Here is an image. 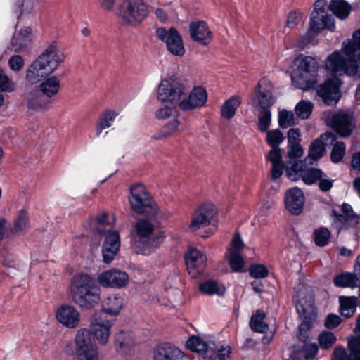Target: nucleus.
I'll return each instance as SVG.
<instances>
[{"label": "nucleus", "instance_id": "nucleus-20", "mask_svg": "<svg viewBox=\"0 0 360 360\" xmlns=\"http://www.w3.org/2000/svg\"><path fill=\"white\" fill-rule=\"evenodd\" d=\"M185 260L189 274L195 277L203 271L207 258L202 252L193 248L186 254Z\"/></svg>", "mask_w": 360, "mask_h": 360}, {"label": "nucleus", "instance_id": "nucleus-6", "mask_svg": "<svg viewBox=\"0 0 360 360\" xmlns=\"http://www.w3.org/2000/svg\"><path fill=\"white\" fill-rule=\"evenodd\" d=\"M344 49L345 50V48ZM345 54L348 59H346L339 51H335L330 54L325 61L326 70L335 75L346 74L350 77L360 78V58H357L356 56L350 57L347 53Z\"/></svg>", "mask_w": 360, "mask_h": 360}, {"label": "nucleus", "instance_id": "nucleus-64", "mask_svg": "<svg viewBox=\"0 0 360 360\" xmlns=\"http://www.w3.org/2000/svg\"><path fill=\"white\" fill-rule=\"evenodd\" d=\"M333 360H352L350 359V353L348 354L345 348L342 347H335L333 351Z\"/></svg>", "mask_w": 360, "mask_h": 360}, {"label": "nucleus", "instance_id": "nucleus-3", "mask_svg": "<svg viewBox=\"0 0 360 360\" xmlns=\"http://www.w3.org/2000/svg\"><path fill=\"white\" fill-rule=\"evenodd\" d=\"M123 303L124 300L119 295H110L103 302V311L93 314L91 319V330L100 344L105 345L108 342L110 328L112 326V321L106 319L105 313L110 315L118 314Z\"/></svg>", "mask_w": 360, "mask_h": 360}, {"label": "nucleus", "instance_id": "nucleus-38", "mask_svg": "<svg viewBox=\"0 0 360 360\" xmlns=\"http://www.w3.org/2000/svg\"><path fill=\"white\" fill-rule=\"evenodd\" d=\"M340 300V311L342 316L350 317L354 315L357 307V298L356 297L341 296Z\"/></svg>", "mask_w": 360, "mask_h": 360}, {"label": "nucleus", "instance_id": "nucleus-36", "mask_svg": "<svg viewBox=\"0 0 360 360\" xmlns=\"http://www.w3.org/2000/svg\"><path fill=\"white\" fill-rule=\"evenodd\" d=\"M240 103L241 101L239 96H231L222 104L221 108V116L226 120H230L235 115L236 110Z\"/></svg>", "mask_w": 360, "mask_h": 360}, {"label": "nucleus", "instance_id": "nucleus-54", "mask_svg": "<svg viewBox=\"0 0 360 360\" xmlns=\"http://www.w3.org/2000/svg\"><path fill=\"white\" fill-rule=\"evenodd\" d=\"M336 341V338L331 332H323L319 336V342L322 349H326L330 347Z\"/></svg>", "mask_w": 360, "mask_h": 360}, {"label": "nucleus", "instance_id": "nucleus-63", "mask_svg": "<svg viewBox=\"0 0 360 360\" xmlns=\"http://www.w3.org/2000/svg\"><path fill=\"white\" fill-rule=\"evenodd\" d=\"M341 323V318L334 314H330L325 320L324 325L328 329H333L338 327Z\"/></svg>", "mask_w": 360, "mask_h": 360}, {"label": "nucleus", "instance_id": "nucleus-13", "mask_svg": "<svg viewBox=\"0 0 360 360\" xmlns=\"http://www.w3.org/2000/svg\"><path fill=\"white\" fill-rule=\"evenodd\" d=\"M216 214L213 204L207 203L200 205L192 214L188 228L195 232L210 224L211 220Z\"/></svg>", "mask_w": 360, "mask_h": 360}, {"label": "nucleus", "instance_id": "nucleus-33", "mask_svg": "<svg viewBox=\"0 0 360 360\" xmlns=\"http://www.w3.org/2000/svg\"><path fill=\"white\" fill-rule=\"evenodd\" d=\"M328 8L336 17L344 20L349 15L351 6L345 0H331Z\"/></svg>", "mask_w": 360, "mask_h": 360}, {"label": "nucleus", "instance_id": "nucleus-24", "mask_svg": "<svg viewBox=\"0 0 360 360\" xmlns=\"http://www.w3.org/2000/svg\"><path fill=\"white\" fill-rule=\"evenodd\" d=\"M296 310L300 316L303 319V321L300 325V339L305 341V336L302 335V332L307 330L313 323L315 319V314L314 312V306L310 303L304 304L302 300H300L295 305Z\"/></svg>", "mask_w": 360, "mask_h": 360}, {"label": "nucleus", "instance_id": "nucleus-57", "mask_svg": "<svg viewBox=\"0 0 360 360\" xmlns=\"http://www.w3.org/2000/svg\"><path fill=\"white\" fill-rule=\"evenodd\" d=\"M303 154V149L300 144H290L288 148V157L289 160H295Z\"/></svg>", "mask_w": 360, "mask_h": 360}, {"label": "nucleus", "instance_id": "nucleus-34", "mask_svg": "<svg viewBox=\"0 0 360 360\" xmlns=\"http://www.w3.org/2000/svg\"><path fill=\"white\" fill-rule=\"evenodd\" d=\"M319 348L316 344L311 343L307 344L304 343L302 351H293L292 352L290 357L286 360H300V354H303L305 360H314Z\"/></svg>", "mask_w": 360, "mask_h": 360}, {"label": "nucleus", "instance_id": "nucleus-28", "mask_svg": "<svg viewBox=\"0 0 360 360\" xmlns=\"http://www.w3.org/2000/svg\"><path fill=\"white\" fill-rule=\"evenodd\" d=\"M264 81H260L257 88L258 92L257 94V105L258 110H271V106L275 103L276 99L274 97L271 90L262 89V83Z\"/></svg>", "mask_w": 360, "mask_h": 360}, {"label": "nucleus", "instance_id": "nucleus-40", "mask_svg": "<svg viewBox=\"0 0 360 360\" xmlns=\"http://www.w3.org/2000/svg\"><path fill=\"white\" fill-rule=\"evenodd\" d=\"M117 114L111 110H108L99 117L98 122L96 127V136H99L102 131L112 125Z\"/></svg>", "mask_w": 360, "mask_h": 360}, {"label": "nucleus", "instance_id": "nucleus-19", "mask_svg": "<svg viewBox=\"0 0 360 360\" xmlns=\"http://www.w3.org/2000/svg\"><path fill=\"white\" fill-rule=\"evenodd\" d=\"M120 248V235L117 231L108 232L102 245L103 260L110 264L117 255Z\"/></svg>", "mask_w": 360, "mask_h": 360}, {"label": "nucleus", "instance_id": "nucleus-60", "mask_svg": "<svg viewBox=\"0 0 360 360\" xmlns=\"http://www.w3.org/2000/svg\"><path fill=\"white\" fill-rule=\"evenodd\" d=\"M10 68L14 71H19L24 65V59L19 55H14L8 60Z\"/></svg>", "mask_w": 360, "mask_h": 360}, {"label": "nucleus", "instance_id": "nucleus-32", "mask_svg": "<svg viewBox=\"0 0 360 360\" xmlns=\"http://www.w3.org/2000/svg\"><path fill=\"white\" fill-rule=\"evenodd\" d=\"M186 346L193 352L205 354V358H207L210 356V352L212 350V346H214V344L213 342L207 343L201 338L193 336L187 340Z\"/></svg>", "mask_w": 360, "mask_h": 360}, {"label": "nucleus", "instance_id": "nucleus-7", "mask_svg": "<svg viewBox=\"0 0 360 360\" xmlns=\"http://www.w3.org/2000/svg\"><path fill=\"white\" fill-rule=\"evenodd\" d=\"M148 10L143 0H124L118 8L120 23L136 26L147 16Z\"/></svg>", "mask_w": 360, "mask_h": 360}, {"label": "nucleus", "instance_id": "nucleus-15", "mask_svg": "<svg viewBox=\"0 0 360 360\" xmlns=\"http://www.w3.org/2000/svg\"><path fill=\"white\" fill-rule=\"evenodd\" d=\"M97 280L103 287L121 288L128 283L129 276L124 271L111 269L100 274Z\"/></svg>", "mask_w": 360, "mask_h": 360}, {"label": "nucleus", "instance_id": "nucleus-2", "mask_svg": "<svg viewBox=\"0 0 360 360\" xmlns=\"http://www.w3.org/2000/svg\"><path fill=\"white\" fill-rule=\"evenodd\" d=\"M70 293L73 302L82 309H94L101 301L100 287L86 274H78L72 277Z\"/></svg>", "mask_w": 360, "mask_h": 360}, {"label": "nucleus", "instance_id": "nucleus-43", "mask_svg": "<svg viewBox=\"0 0 360 360\" xmlns=\"http://www.w3.org/2000/svg\"><path fill=\"white\" fill-rule=\"evenodd\" d=\"M200 290L203 293L212 295H222L224 293V289L214 280L207 281L200 285Z\"/></svg>", "mask_w": 360, "mask_h": 360}, {"label": "nucleus", "instance_id": "nucleus-44", "mask_svg": "<svg viewBox=\"0 0 360 360\" xmlns=\"http://www.w3.org/2000/svg\"><path fill=\"white\" fill-rule=\"evenodd\" d=\"M266 132V141L271 148H279L280 144L284 141L285 137L283 132L278 129L268 130Z\"/></svg>", "mask_w": 360, "mask_h": 360}, {"label": "nucleus", "instance_id": "nucleus-1", "mask_svg": "<svg viewBox=\"0 0 360 360\" xmlns=\"http://www.w3.org/2000/svg\"><path fill=\"white\" fill-rule=\"evenodd\" d=\"M65 59L64 53L56 42L49 44L27 68L26 79L36 84L51 75Z\"/></svg>", "mask_w": 360, "mask_h": 360}, {"label": "nucleus", "instance_id": "nucleus-50", "mask_svg": "<svg viewBox=\"0 0 360 360\" xmlns=\"http://www.w3.org/2000/svg\"><path fill=\"white\" fill-rule=\"evenodd\" d=\"M278 124L283 129H287L295 124V115L292 111L282 110L278 115Z\"/></svg>", "mask_w": 360, "mask_h": 360}, {"label": "nucleus", "instance_id": "nucleus-10", "mask_svg": "<svg viewBox=\"0 0 360 360\" xmlns=\"http://www.w3.org/2000/svg\"><path fill=\"white\" fill-rule=\"evenodd\" d=\"M75 352L77 360H98V352L91 340L89 330L79 329L75 337Z\"/></svg>", "mask_w": 360, "mask_h": 360}, {"label": "nucleus", "instance_id": "nucleus-11", "mask_svg": "<svg viewBox=\"0 0 360 360\" xmlns=\"http://www.w3.org/2000/svg\"><path fill=\"white\" fill-rule=\"evenodd\" d=\"M326 1L317 0L314 3V11L311 13L309 26L314 32H320L323 29L333 31L335 28L334 18L326 13Z\"/></svg>", "mask_w": 360, "mask_h": 360}, {"label": "nucleus", "instance_id": "nucleus-29", "mask_svg": "<svg viewBox=\"0 0 360 360\" xmlns=\"http://www.w3.org/2000/svg\"><path fill=\"white\" fill-rule=\"evenodd\" d=\"M307 164L308 162L298 159L288 160L285 164L286 176L292 181H297L304 173Z\"/></svg>", "mask_w": 360, "mask_h": 360}, {"label": "nucleus", "instance_id": "nucleus-39", "mask_svg": "<svg viewBox=\"0 0 360 360\" xmlns=\"http://www.w3.org/2000/svg\"><path fill=\"white\" fill-rule=\"evenodd\" d=\"M91 226H93L94 229L99 233L110 232V229L112 228V223L108 221V214L105 212H103L94 219H92Z\"/></svg>", "mask_w": 360, "mask_h": 360}, {"label": "nucleus", "instance_id": "nucleus-12", "mask_svg": "<svg viewBox=\"0 0 360 360\" xmlns=\"http://www.w3.org/2000/svg\"><path fill=\"white\" fill-rule=\"evenodd\" d=\"M156 36L162 42H165L168 51L174 56H182L185 53V49L182 37L178 30L171 27L167 30L165 27L156 29Z\"/></svg>", "mask_w": 360, "mask_h": 360}, {"label": "nucleus", "instance_id": "nucleus-23", "mask_svg": "<svg viewBox=\"0 0 360 360\" xmlns=\"http://www.w3.org/2000/svg\"><path fill=\"white\" fill-rule=\"evenodd\" d=\"M56 319L64 326L73 328L79 324L80 315L74 307L63 305L57 310Z\"/></svg>", "mask_w": 360, "mask_h": 360}, {"label": "nucleus", "instance_id": "nucleus-8", "mask_svg": "<svg viewBox=\"0 0 360 360\" xmlns=\"http://www.w3.org/2000/svg\"><path fill=\"white\" fill-rule=\"evenodd\" d=\"M188 89L185 84L174 76L162 79L158 86L157 98L161 102L179 104L182 97L187 94Z\"/></svg>", "mask_w": 360, "mask_h": 360}, {"label": "nucleus", "instance_id": "nucleus-42", "mask_svg": "<svg viewBox=\"0 0 360 360\" xmlns=\"http://www.w3.org/2000/svg\"><path fill=\"white\" fill-rule=\"evenodd\" d=\"M323 176H327V175L324 174L321 169L311 167L309 169L306 168L300 178L304 184L311 185L317 182L319 179Z\"/></svg>", "mask_w": 360, "mask_h": 360}, {"label": "nucleus", "instance_id": "nucleus-21", "mask_svg": "<svg viewBox=\"0 0 360 360\" xmlns=\"http://www.w3.org/2000/svg\"><path fill=\"white\" fill-rule=\"evenodd\" d=\"M304 195L302 191L298 188H292L287 191L285 195L286 209L292 214H300L304 207Z\"/></svg>", "mask_w": 360, "mask_h": 360}, {"label": "nucleus", "instance_id": "nucleus-35", "mask_svg": "<svg viewBox=\"0 0 360 360\" xmlns=\"http://www.w3.org/2000/svg\"><path fill=\"white\" fill-rule=\"evenodd\" d=\"M266 314L264 311L258 309L252 316L250 321L251 329L257 333H264L269 330V325L264 322Z\"/></svg>", "mask_w": 360, "mask_h": 360}, {"label": "nucleus", "instance_id": "nucleus-62", "mask_svg": "<svg viewBox=\"0 0 360 360\" xmlns=\"http://www.w3.org/2000/svg\"><path fill=\"white\" fill-rule=\"evenodd\" d=\"M267 159L272 163V165L283 163L282 160L281 149L280 148H271V150L269 152Z\"/></svg>", "mask_w": 360, "mask_h": 360}, {"label": "nucleus", "instance_id": "nucleus-25", "mask_svg": "<svg viewBox=\"0 0 360 360\" xmlns=\"http://www.w3.org/2000/svg\"><path fill=\"white\" fill-rule=\"evenodd\" d=\"M328 138H330L332 141L335 140L333 135L330 132H327L321 135L320 138L312 141L309 146L308 155L305 158V161L308 162L309 165H312L314 162L319 160L324 155L326 144L322 139Z\"/></svg>", "mask_w": 360, "mask_h": 360}, {"label": "nucleus", "instance_id": "nucleus-31", "mask_svg": "<svg viewBox=\"0 0 360 360\" xmlns=\"http://www.w3.org/2000/svg\"><path fill=\"white\" fill-rule=\"evenodd\" d=\"M32 32L30 27H27L15 33L11 41V47L15 51L19 52L24 50L30 42V35Z\"/></svg>", "mask_w": 360, "mask_h": 360}, {"label": "nucleus", "instance_id": "nucleus-22", "mask_svg": "<svg viewBox=\"0 0 360 360\" xmlns=\"http://www.w3.org/2000/svg\"><path fill=\"white\" fill-rule=\"evenodd\" d=\"M191 39L200 44H208L212 39V32L205 21H193L189 24Z\"/></svg>", "mask_w": 360, "mask_h": 360}, {"label": "nucleus", "instance_id": "nucleus-59", "mask_svg": "<svg viewBox=\"0 0 360 360\" xmlns=\"http://www.w3.org/2000/svg\"><path fill=\"white\" fill-rule=\"evenodd\" d=\"M244 247V243L243 240L240 236V234L236 232L233 236V238L231 241V248L229 249V252H240L243 250Z\"/></svg>", "mask_w": 360, "mask_h": 360}, {"label": "nucleus", "instance_id": "nucleus-45", "mask_svg": "<svg viewBox=\"0 0 360 360\" xmlns=\"http://www.w3.org/2000/svg\"><path fill=\"white\" fill-rule=\"evenodd\" d=\"M314 105L309 101H301L295 106V111L300 119H307L311 114Z\"/></svg>", "mask_w": 360, "mask_h": 360}, {"label": "nucleus", "instance_id": "nucleus-58", "mask_svg": "<svg viewBox=\"0 0 360 360\" xmlns=\"http://www.w3.org/2000/svg\"><path fill=\"white\" fill-rule=\"evenodd\" d=\"M231 354V348L229 346L221 345L220 349L214 351L211 350L210 354V358H212V355L214 354L215 357H217L219 360H226Z\"/></svg>", "mask_w": 360, "mask_h": 360}, {"label": "nucleus", "instance_id": "nucleus-16", "mask_svg": "<svg viewBox=\"0 0 360 360\" xmlns=\"http://www.w3.org/2000/svg\"><path fill=\"white\" fill-rule=\"evenodd\" d=\"M153 360H190L184 353L169 342L157 345L153 350Z\"/></svg>", "mask_w": 360, "mask_h": 360}, {"label": "nucleus", "instance_id": "nucleus-51", "mask_svg": "<svg viewBox=\"0 0 360 360\" xmlns=\"http://www.w3.org/2000/svg\"><path fill=\"white\" fill-rule=\"evenodd\" d=\"M29 227L28 216L25 212L21 210L14 221V231L19 233Z\"/></svg>", "mask_w": 360, "mask_h": 360}, {"label": "nucleus", "instance_id": "nucleus-46", "mask_svg": "<svg viewBox=\"0 0 360 360\" xmlns=\"http://www.w3.org/2000/svg\"><path fill=\"white\" fill-rule=\"evenodd\" d=\"M333 216L337 221L342 224L347 225L348 226L354 227L359 223V217L355 212L348 215H342L338 213L336 210H333Z\"/></svg>", "mask_w": 360, "mask_h": 360}, {"label": "nucleus", "instance_id": "nucleus-14", "mask_svg": "<svg viewBox=\"0 0 360 360\" xmlns=\"http://www.w3.org/2000/svg\"><path fill=\"white\" fill-rule=\"evenodd\" d=\"M341 84L340 79L337 77L328 79L319 86L317 94L326 104L337 103L340 98Z\"/></svg>", "mask_w": 360, "mask_h": 360}, {"label": "nucleus", "instance_id": "nucleus-55", "mask_svg": "<svg viewBox=\"0 0 360 360\" xmlns=\"http://www.w3.org/2000/svg\"><path fill=\"white\" fill-rule=\"evenodd\" d=\"M250 275L255 278H264L268 276L269 271L267 268L260 264H252L249 269Z\"/></svg>", "mask_w": 360, "mask_h": 360}, {"label": "nucleus", "instance_id": "nucleus-47", "mask_svg": "<svg viewBox=\"0 0 360 360\" xmlns=\"http://www.w3.org/2000/svg\"><path fill=\"white\" fill-rule=\"evenodd\" d=\"M258 129L261 132H266L271 123V110H258Z\"/></svg>", "mask_w": 360, "mask_h": 360}, {"label": "nucleus", "instance_id": "nucleus-5", "mask_svg": "<svg viewBox=\"0 0 360 360\" xmlns=\"http://www.w3.org/2000/svg\"><path fill=\"white\" fill-rule=\"evenodd\" d=\"M296 68L291 74L295 87L302 90L314 89L318 82V63L311 56H298L295 61Z\"/></svg>", "mask_w": 360, "mask_h": 360}, {"label": "nucleus", "instance_id": "nucleus-30", "mask_svg": "<svg viewBox=\"0 0 360 360\" xmlns=\"http://www.w3.org/2000/svg\"><path fill=\"white\" fill-rule=\"evenodd\" d=\"M60 86V79L56 76L46 77L37 87L46 97L50 98L52 102V97L59 92Z\"/></svg>", "mask_w": 360, "mask_h": 360}, {"label": "nucleus", "instance_id": "nucleus-56", "mask_svg": "<svg viewBox=\"0 0 360 360\" xmlns=\"http://www.w3.org/2000/svg\"><path fill=\"white\" fill-rule=\"evenodd\" d=\"M350 352V359L360 360V338H354L348 342Z\"/></svg>", "mask_w": 360, "mask_h": 360}, {"label": "nucleus", "instance_id": "nucleus-49", "mask_svg": "<svg viewBox=\"0 0 360 360\" xmlns=\"http://www.w3.org/2000/svg\"><path fill=\"white\" fill-rule=\"evenodd\" d=\"M179 125V120L176 118L172 119L160 129L159 132L154 136V138L161 139L172 135L178 129Z\"/></svg>", "mask_w": 360, "mask_h": 360}, {"label": "nucleus", "instance_id": "nucleus-26", "mask_svg": "<svg viewBox=\"0 0 360 360\" xmlns=\"http://www.w3.org/2000/svg\"><path fill=\"white\" fill-rule=\"evenodd\" d=\"M25 101L27 108L33 110L46 109L51 103L50 98L46 97L37 86L25 94Z\"/></svg>", "mask_w": 360, "mask_h": 360}, {"label": "nucleus", "instance_id": "nucleus-18", "mask_svg": "<svg viewBox=\"0 0 360 360\" xmlns=\"http://www.w3.org/2000/svg\"><path fill=\"white\" fill-rule=\"evenodd\" d=\"M331 127L341 136H348L354 128V117L348 112L335 113L331 117Z\"/></svg>", "mask_w": 360, "mask_h": 360}, {"label": "nucleus", "instance_id": "nucleus-9", "mask_svg": "<svg viewBox=\"0 0 360 360\" xmlns=\"http://www.w3.org/2000/svg\"><path fill=\"white\" fill-rule=\"evenodd\" d=\"M130 193L131 196L129 198V200L134 212L138 214H154L155 212V204L143 184L131 186Z\"/></svg>", "mask_w": 360, "mask_h": 360}, {"label": "nucleus", "instance_id": "nucleus-27", "mask_svg": "<svg viewBox=\"0 0 360 360\" xmlns=\"http://www.w3.org/2000/svg\"><path fill=\"white\" fill-rule=\"evenodd\" d=\"M115 349L122 356L129 355L134 347V338L131 333L120 330L115 336Z\"/></svg>", "mask_w": 360, "mask_h": 360}, {"label": "nucleus", "instance_id": "nucleus-17", "mask_svg": "<svg viewBox=\"0 0 360 360\" xmlns=\"http://www.w3.org/2000/svg\"><path fill=\"white\" fill-rule=\"evenodd\" d=\"M207 100V94L202 86H195L190 92L188 97L179 102V108L184 111L191 110L200 108Z\"/></svg>", "mask_w": 360, "mask_h": 360}, {"label": "nucleus", "instance_id": "nucleus-53", "mask_svg": "<svg viewBox=\"0 0 360 360\" xmlns=\"http://www.w3.org/2000/svg\"><path fill=\"white\" fill-rule=\"evenodd\" d=\"M345 154V144L343 142L338 141L333 146L330 154L331 161L334 163H338L342 160Z\"/></svg>", "mask_w": 360, "mask_h": 360}, {"label": "nucleus", "instance_id": "nucleus-37", "mask_svg": "<svg viewBox=\"0 0 360 360\" xmlns=\"http://www.w3.org/2000/svg\"><path fill=\"white\" fill-rule=\"evenodd\" d=\"M358 280L359 278L356 274L345 272L336 276L333 283L337 287L354 288L358 285Z\"/></svg>", "mask_w": 360, "mask_h": 360}, {"label": "nucleus", "instance_id": "nucleus-61", "mask_svg": "<svg viewBox=\"0 0 360 360\" xmlns=\"http://www.w3.org/2000/svg\"><path fill=\"white\" fill-rule=\"evenodd\" d=\"M14 89L15 85L8 77L0 74V91L12 92Z\"/></svg>", "mask_w": 360, "mask_h": 360}, {"label": "nucleus", "instance_id": "nucleus-48", "mask_svg": "<svg viewBox=\"0 0 360 360\" xmlns=\"http://www.w3.org/2000/svg\"><path fill=\"white\" fill-rule=\"evenodd\" d=\"M314 240L319 247H324L328 245L330 237V232L327 228H320L314 231Z\"/></svg>", "mask_w": 360, "mask_h": 360}, {"label": "nucleus", "instance_id": "nucleus-4", "mask_svg": "<svg viewBox=\"0 0 360 360\" xmlns=\"http://www.w3.org/2000/svg\"><path fill=\"white\" fill-rule=\"evenodd\" d=\"M153 224L148 220L140 219L136 221L131 233V245L136 252L141 255H149L163 242L161 235H153Z\"/></svg>", "mask_w": 360, "mask_h": 360}, {"label": "nucleus", "instance_id": "nucleus-52", "mask_svg": "<svg viewBox=\"0 0 360 360\" xmlns=\"http://www.w3.org/2000/svg\"><path fill=\"white\" fill-rule=\"evenodd\" d=\"M229 265L235 272H240L244 266V260L240 252H229Z\"/></svg>", "mask_w": 360, "mask_h": 360}, {"label": "nucleus", "instance_id": "nucleus-41", "mask_svg": "<svg viewBox=\"0 0 360 360\" xmlns=\"http://www.w3.org/2000/svg\"><path fill=\"white\" fill-rule=\"evenodd\" d=\"M346 53L351 57L360 58V28L353 34V40H349L345 46Z\"/></svg>", "mask_w": 360, "mask_h": 360}]
</instances>
